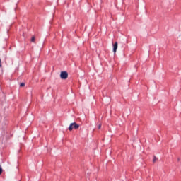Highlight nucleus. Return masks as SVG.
<instances>
[{
    "label": "nucleus",
    "mask_w": 181,
    "mask_h": 181,
    "mask_svg": "<svg viewBox=\"0 0 181 181\" xmlns=\"http://www.w3.org/2000/svg\"><path fill=\"white\" fill-rule=\"evenodd\" d=\"M60 77L62 80H66L69 77V74L67 71H62L60 74Z\"/></svg>",
    "instance_id": "f03ea898"
},
{
    "label": "nucleus",
    "mask_w": 181,
    "mask_h": 181,
    "mask_svg": "<svg viewBox=\"0 0 181 181\" xmlns=\"http://www.w3.org/2000/svg\"><path fill=\"white\" fill-rule=\"evenodd\" d=\"M25 86V83H21V84H20V87H23Z\"/></svg>",
    "instance_id": "0eeeda50"
},
{
    "label": "nucleus",
    "mask_w": 181,
    "mask_h": 181,
    "mask_svg": "<svg viewBox=\"0 0 181 181\" xmlns=\"http://www.w3.org/2000/svg\"><path fill=\"white\" fill-rule=\"evenodd\" d=\"M118 49V42H116L114 45H113V52L114 53H117V49Z\"/></svg>",
    "instance_id": "7ed1b4c3"
},
{
    "label": "nucleus",
    "mask_w": 181,
    "mask_h": 181,
    "mask_svg": "<svg viewBox=\"0 0 181 181\" xmlns=\"http://www.w3.org/2000/svg\"><path fill=\"white\" fill-rule=\"evenodd\" d=\"M98 129H101V124H99V125L98 126Z\"/></svg>",
    "instance_id": "6e6552de"
},
{
    "label": "nucleus",
    "mask_w": 181,
    "mask_h": 181,
    "mask_svg": "<svg viewBox=\"0 0 181 181\" xmlns=\"http://www.w3.org/2000/svg\"><path fill=\"white\" fill-rule=\"evenodd\" d=\"M158 160V158H156V156H153V163H155V162H156Z\"/></svg>",
    "instance_id": "20e7f679"
},
{
    "label": "nucleus",
    "mask_w": 181,
    "mask_h": 181,
    "mask_svg": "<svg viewBox=\"0 0 181 181\" xmlns=\"http://www.w3.org/2000/svg\"><path fill=\"white\" fill-rule=\"evenodd\" d=\"M0 67H2V65L1 64V59H0Z\"/></svg>",
    "instance_id": "1a4fd4ad"
},
{
    "label": "nucleus",
    "mask_w": 181,
    "mask_h": 181,
    "mask_svg": "<svg viewBox=\"0 0 181 181\" xmlns=\"http://www.w3.org/2000/svg\"><path fill=\"white\" fill-rule=\"evenodd\" d=\"M2 172H3L2 167L0 166V175H2Z\"/></svg>",
    "instance_id": "423d86ee"
},
{
    "label": "nucleus",
    "mask_w": 181,
    "mask_h": 181,
    "mask_svg": "<svg viewBox=\"0 0 181 181\" xmlns=\"http://www.w3.org/2000/svg\"><path fill=\"white\" fill-rule=\"evenodd\" d=\"M35 40H36V38L35 37V36H33L31 38V42H33V43H35Z\"/></svg>",
    "instance_id": "39448f33"
},
{
    "label": "nucleus",
    "mask_w": 181,
    "mask_h": 181,
    "mask_svg": "<svg viewBox=\"0 0 181 181\" xmlns=\"http://www.w3.org/2000/svg\"><path fill=\"white\" fill-rule=\"evenodd\" d=\"M177 160H178V162H179V160H180V158H178Z\"/></svg>",
    "instance_id": "9d476101"
},
{
    "label": "nucleus",
    "mask_w": 181,
    "mask_h": 181,
    "mask_svg": "<svg viewBox=\"0 0 181 181\" xmlns=\"http://www.w3.org/2000/svg\"><path fill=\"white\" fill-rule=\"evenodd\" d=\"M78 128H80V125L76 122H74L70 124L68 129L69 131H73V129H78Z\"/></svg>",
    "instance_id": "f257e3e1"
}]
</instances>
